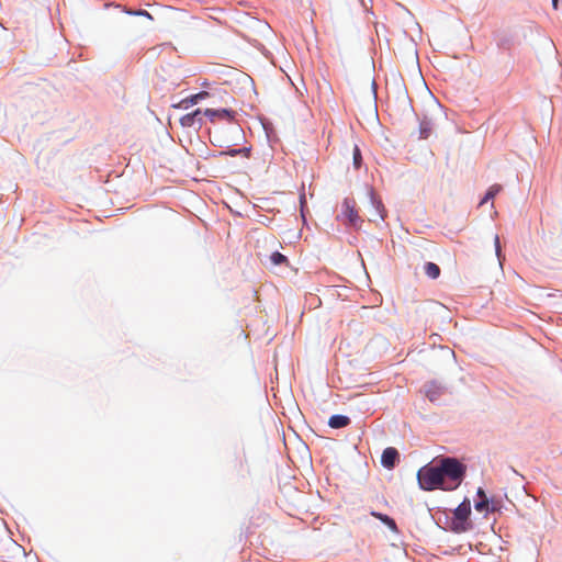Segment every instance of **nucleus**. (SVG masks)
<instances>
[{"label":"nucleus","instance_id":"obj_4","mask_svg":"<svg viewBox=\"0 0 562 562\" xmlns=\"http://www.w3.org/2000/svg\"><path fill=\"white\" fill-rule=\"evenodd\" d=\"M445 391L446 387L437 381H429L423 386L425 396L432 403L437 402Z\"/></svg>","mask_w":562,"mask_h":562},{"label":"nucleus","instance_id":"obj_1","mask_svg":"<svg viewBox=\"0 0 562 562\" xmlns=\"http://www.w3.org/2000/svg\"><path fill=\"white\" fill-rule=\"evenodd\" d=\"M417 482L423 491H447V483L442 479L439 461L422 467L417 471Z\"/></svg>","mask_w":562,"mask_h":562},{"label":"nucleus","instance_id":"obj_7","mask_svg":"<svg viewBox=\"0 0 562 562\" xmlns=\"http://www.w3.org/2000/svg\"><path fill=\"white\" fill-rule=\"evenodd\" d=\"M400 453L395 448L389 447L383 450L381 463L386 469H393L398 461Z\"/></svg>","mask_w":562,"mask_h":562},{"label":"nucleus","instance_id":"obj_8","mask_svg":"<svg viewBox=\"0 0 562 562\" xmlns=\"http://www.w3.org/2000/svg\"><path fill=\"white\" fill-rule=\"evenodd\" d=\"M209 97V92L201 91L199 93L192 94L179 102V104L175 105L176 108L188 110L192 105L198 104L200 101L204 100Z\"/></svg>","mask_w":562,"mask_h":562},{"label":"nucleus","instance_id":"obj_15","mask_svg":"<svg viewBox=\"0 0 562 562\" xmlns=\"http://www.w3.org/2000/svg\"><path fill=\"white\" fill-rule=\"evenodd\" d=\"M431 132V124L428 121H422L419 125V134L420 138H427L429 137Z\"/></svg>","mask_w":562,"mask_h":562},{"label":"nucleus","instance_id":"obj_28","mask_svg":"<svg viewBox=\"0 0 562 562\" xmlns=\"http://www.w3.org/2000/svg\"><path fill=\"white\" fill-rule=\"evenodd\" d=\"M558 1H559V0H552V5H553V8H554V9H557V8H558Z\"/></svg>","mask_w":562,"mask_h":562},{"label":"nucleus","instance_id":"obj_23","mask_svg":"<svg viewBox=\"0 0 562 562\" xmlns=\"http://www.w3.org/2000/svg\"><path fill=\"white\" fill-rule=\"evenodd\" d=\"M241 154V150H238V149H231L226 153V155L231 156V157H235L237 155Z\"/></svg>","mask_w":562,"mask_h":562},{"label":"nucleus","instance_id":"obj_16","mask_svg":"<svg viewBox=\"0 0 562 562\" xmlns=\"http://www.w3.org/2000/svg\"><path fill=\"white\" fill-rule=\"evenodd\" d=\"M475 510L482 513V512H490V498H482L474 504Z\"/></svg>","mask_w":562,"mask_h":562},{"label":"nucleus","instance_id":"obj_13","mask_svg":"<svg viewBox=\"0 0 562 562\" xmlns=\"http://www.w3.org/2000/svg\"><path fill=\"white\" fill-rule=\"evenodd\" d=\"M372 516L381 520L385 526H387L391 530L396 531L397 527L395 524V520L391 518L390 516L376 512L371 513Z\"/></svg>","mask_w":562,"mask_h":562},{"label":"nucleus","instance_id":"obj_25","mask_svg":"<svg viewBox=\"0 0 562 562\" xmlns=\"http://www.w3.org/2000/svg\"><path fill=\"white\" fill-rule=\"evenodd\" d=\"M238 150H241V154H243V155H246V156H247V155L249 154V151H250V149H249V148H246V147H244V148H239Z\"/></svg>","mask_w":562,"mask_h":562},{"label":"nucleus","instance_id":"obj_6","mask_svg":"<svg viewBox=\"0 0 562 562\" xmlns=\"http://www.w3.org/2000/svg\"><path fill=\"white\" fill-rule=\"evenodd\" d=\"M369 198H370L371 206L373 209V212L371 213L370 221H372V222H376L378 220L383 221L384 220V206H383L382 201L375 196L372 189L369 190Z\"/></svg>","mask_w":562,"mask_h":562},{"label":"nucleus","instance_id":"obj_2","mask_svg":"<svg viewBox=\"0 0 562 562\" xmlns=\"http://www.w3.org/2000/svg\"><path fill=\"white\" fill-rule=\"evenodd\" d=\"M441 475L447 483V491H454L462 483L465 475V465L456 458L445 457L438 460Z\"/></svg>","mask_w":562,"mask_h":562},{"label":"nucleus","instance_id":"obj_20","mask_svg":"<svg viewBox=\"0 0 562 562\" xmlns=\"http://www.w3.org/2000/svg\"><path fill=\"white\" fill-rule=\"evenodd\" d=\"M494 246H495L496 257L501 261L502 260V248H501V243H499L498 235H495V237H494Z\"/></svg>","mask_w":562,"mask_h":562},{"label":"nucleus","instance_id":"obj_12","mask_svg":"<svg viewBox=\"0 0 562 562\" xmlns=\"http://www.w3.org/2000/svg\"><path fill=\"white\" fill-rule=\"evenodd\" d=\"M469 529L468 520H459L458 518L453 517L450 524V530L456 533L465 532Z\"/></svg>","mask_w":562,"mask_h":562},{"label":"nucleus","instance_id":"obj_5","mask_svg":"<svg viewBox=\"0 0 562 562\" xmlns=\"http://www.w3.org/2000/svg\"><path fill=\"white\" fill-rule=\"evenodd\" d=\"M181 126L183 127H198L200 128L203 124L202 111L200 109L194 110L179 119Z\"/></svg>","mask_w":562,"mask_h":562},{"label":"nucleus","instance_id":"obj_14","mask_svg":"<svg viewBox=\"0 0 562 562\" xmlns=\"http://www.w3.org/2000/svg\"><path fill=\"white\" fill-rule=\"evenodd\" d=\"M424 271L430 279H437L440 276V268L434 262H426Z\"/></svg>","mask_w":562,"mask_h":562},{"label":"nucleus","instance_id":"obj_17","mask_svg":"<svg viewBox=\"0 0 562 562\" xmlns=\"http://www.w3.org/2000/svg\"><path fill=\"white\" fill-rule=\"evenodd\" d=\"M270 259L271 262L276 266L282 265L283 262L286 261V257L279 251L272 252Z\"/></svg>","mask_w":562,"mask_h":562},{"label":"nucleus","instance_id":"obj_19","mask_svg":"<svg viewBox=\"0 0 562 562\" xmlns=\"http://www.w3.org/2000/svg\"><path fill=\"white\" fill-rule=\"evenodd\" d=\"M501 190L502 187L499 184H494L487 190L485 195L487 196V199L492 200Z\"/></svg>","mask_w":562,"mask_h":562},{"label":"nucleus","instance_id":"obj_27","mask_svg":"<svg viewBox=\"0 0 562 562\" xmlns=\"http://www.w3.org/2000/svg\"><path fill=\"white\" fill-rule=\"evenodd\" d=\"M488 201H490V199H487V196H486V195H484V198L482 199V201L480 202V204L482 205V204H484V203H486V202H488Z\"/></svg>","mask_w":562,"mask_h":562},{"label":"nucleus","instance_id":"obj_3","mask_svg":"<svg viewBox=\"0 0 562 562\" xmlns=\"http://www.w3.org/2000/svg\"><path fill=\"white\" fill-rule=\"evenodd\" d=\"M337 220L345 224L358 228L360 227L362 220L356 210V202L352 199L346 198L341 203L340 213L337 215Z\"/></svg>","mask_w":562,"mask_h":562},{"label":"nucleus","instance_id":"obj_9","mask_svg":"<svg viewBox=\"0 0 562 562\" xmlns=\"http://www.w3.org/2000/svg\"><path fill=\"white\" fill-rule=\"evenodd\" d=\"M470 514L471 505L470 501L467 498L453 510V517L458 518L459 520H468Z\"/></svg>","mask_w":562,"mask_h":562},{"label":"nucleus","instance_id":"obj_10","mask_svg":"<svg viewBox=\"0 0 562 562\" xmlns=\"http://www.w3.org/2000/svg\"><path fill=\"white\" fill-rule=\"evenodd\" d=\"M204 115L207 116L211 121H214L215 119L231 120L233 117L232 112L227 109H206L204 111Z\"/></svg>","mask_w":562,"mask_h":562},{"label":"nucleus","instance_id":"obj_26","mask_svg":"<svg viewBox=\"0 0 562 562\" xmlns=\"http://www.w3.org/2000/svg\"><path fill=\"white\" fill-rule=\"evenodd\" d=\"M300 202H301V206L303 207V204L305 203V198L304 195H301L300 198ZM302 217L304 218V212L302 211Z\"/></svg>","mask_w":562,"mask_h":562},{"label":"nucleus","instance_id":"obj_24","mask_svg":"<svg viewBox=\"0 0 562 562\" xmlns=\"http://www.w3.org/2000/svg\"><path fill=\"white\" fill-rule=\"evenodd\" d=\"M142 15H143V18H146L148 20H154V16L151 15V13H149L148 11H146L144 9H143Z\"/></svg>","mask_w":562,"mask_h":562},{"label":"nucleus","instance_id":"obj_22","mask_svg":"<svg viewBox=\"0 0 562 562\" xmlns=\"http://www.w3.org/2000/svg\"><path fill=\"white\" fill-rule=\"evenodd\" d=\"M476 495H477V497H479L480 499H482V498H488V497L486 496V494H485V492H484V490H483L482 487H479V488H477Z\"/></svg>","mask_w":562,"mask_h":562},{"label":"nucleus","instance_id":"obj_21","mask_svg":"<svg viewBox=\"0 0 562 562\" xmlns=\"http://www.w3.org/2000/svg\"><path fill=\"white\" fill-rule=\"evenodd\" d=\"M501 503L496 501L494 497L490 498V512L499 510Z\"/></svg>","mask_w":562,"mask_h":562},{"label":"nucleus","instance_id":"obj_11","mask_svg":"<svg viewBox=\"0 0 562 562\" xmlns=\"http://www.w3.org/2000/svg\"><path fill=\"white\" fill-rule=\"evenodd\" d=\"M350 424V418L346 415L336 414L328 420V426L335 429L345 428Z\"/></svg>","mask_w":562,"mask_h":562},{"label":"nucleus","instance_id":"obj_18","mask_svg":"<svg viewBox=\"0 0 562 562\" xmlns=\"http://www.w3.org/2000/svg\"><path fill=\"white\" fill-rule=\"evenodd\" d=\"M362 162L361 151L358 146L353 148V166L356 169H359Z\"/></svg>","mask_w":562,"mask_h":562}]
</instances>
